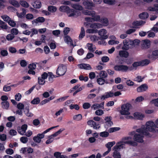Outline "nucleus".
Returning <instances> with one entry per match:
<instances>
[{
  "instance_id": "obj_57",
  "label": "nucleus",
  "mask_w": 158,
  "mask_h": 158,
  "mask_svg": "<svg viewBox=\"0 0 158 158\" xmlns=\"http://www.w3.org/2000/svg\"><path fill=\"white\" fill-rule=\"evenodd\" d=\"M120 129V127H114L111 128L109 130L110 133L119 130Z\"/></svg>"
},
{
  "instance_id": "obj_7",
  "label": "nucleus",
  "mask_w": 158,
  "mask_h": 158,
  "mask_svg": "<svg viewBox=\"0 0 158 158\" xmlns=\"http://www.w3.org/2000/svg\"><path fill=\"white\" fill-rule=\"evenodd\" d=\"M67 14L68 15L69 17L75 16L77 17L80 15L81 12L79 11L75 10L69 8V10Z\"/></svg>"
},
{
  "instance_id": "obj_51",
  "label": "nucleus",
  "mask_w": 158,
  "mask_h": 158,
  "mask_svg": "<svg viewBox=\"0 0 158 158\" xmlns=\"http://www.w3.org/2000/svg\"><path fill=\"white\" fill-rule=\"evenodd\" d=\"M26 111H25V112H26L25 114L28 117H31L33 116V114L31 112H29V110L28 107H26Z\"/></svg>"
},
{
  "instance_id": "obj_53",
  "label": "nucleus",
  "mask_w": 158,
  "mask_h": 158,
  "mask_svg": "<svg viewBox=\"0 0 158 158\" xmlns=\"http://www.w3.org/2000/svg\"><path fill=\"white\" fill-rule=\"evenodd\" d=\"M143 21H136L133 22L132 24L134 26H139L143 24Z\"/></svg>"
},
{
  "instance_id": "obj_39",
  "label": "nucleus",
  "mask_w": 158,
  "mask_h": 158,
  "mask_svg": "<svg viewBox=\"0 0 158 158\" xmlns=\"http://www.w3.org/2000/svg\"><path fill=\"white\" fill-rule=\"evenodd\" d=\"M100 22L102 23L106 26H107L108 24V20L106 18H102L100 21Z\"/></svg>"
},
{
  "instance_id": "obj_12",
  "label": "nucleus",
  "mask_w": 158,
  "mask_h": 158,
  "mask_svg": "<svg viewBox=\"0 0 158 158\" xmlns=\"http://www.w3.org/2000/svg\"><path fill=\"white\" fill-rule=\"evenodd\" d=\"M83 5L85 8L88 9H91L92 7L94 6V4L92 2L84 1L83 2Z\"/></svg>"
},
{
  "instance_id": "obj_14",
  "label": "nucleus",
  "mask_w": 158,
  "mask_h": 158,
  "mask_svg": "<svg viewBox=\"0 0 158 158\" xmlns=\"http://www.w3.org/2000/svg\"><path fill=\"white\" fill-rule=\"evenodd\" d=\"M64 41L68 44H69L70 43L71 45H72L73 47L75 46V45L74 46L73 43V41L69 36L68 35H64Z\"/></svg>"
},
{
  "instance_id": "obj_45",
  "label": "nucleus",
  "mask_w": 158,
  "mask_h": 158,
  "mask_svg": "<svg viewBox=\"0 0 158 158\" xmlns=\"http://www.w3.org/2000/svg\"><path fill=\"white\" fill-rule=\"evenodd\" d=\"M97 82L100 85H103L105 83V80L104 79L98 78L97 79Z\"/></svg>"
},
{
  "instance_id": "obj_59",
  "label": "nucleus",
  "mask_w": 158,
  "mask_h": 158,
  "mask_svg": "<svg viewBox=\"0 0 158 158\" xmlns=\"http://www.w3.org/2000/svg\"><path fill=\"white\" fill-rule=\"evenodd\" d=\"M110 60V59L108 57L106 56H104L102 57L101 58V60L103 62H107Z\"/></svg>"
},
{
  "instance_id": "obj_47",
  "label": "nucleus",
  "mask_w": 158,
  "mask_h": 158,
  "mask_svg": "<svg viewBox=\"0 0 158 158\" xmlns=\"http://www.w3.org/2000/svg\"><path fill=\"white\" fill-rule=\"evenodd\" d=\"M64 130V129H60L58 131L56 132L55 133L51 135V136H52L54 137H55L57 136L58 135L60 134L61 132Z\"/></svg>"
},
{
  "instance_id": "obj_36",
  "label": "nucleus",
  "mask_w": 158,
  "mask_h": 158,
  "mask_svg": "<svg viewBox=\"0 0 158 158\" xmlns=\"http://www.w3.org/2000/svg\"><path fill=\"white\" fill-rule=\"evenodd\" d=\"M115 141H112L108 142L106 144V147L108 148V149H110L111 150V148L115 144Z\"/></svg>"
},
{
  "instance_id": "obj_15",
  "label": "nucleus",
  "mask_w": 158,
  "mask_h": 158,
  "mask_svg": "<svg viewBox=\"0 0 158 158\" xmlns=\"http://www.w3.org/2000/svg\"><path fill=\"white\" fill-rule=\"evenodd\" d=\"M143 127L141 128H139L136 130V132L143 134L145 135H148L149 134V132L146 131L145 130V126H143Z\"/></svg>"
},
{
  "instance_id": "obj_38",
  "label": "nucleus",
  "mask_w": 158,
  "mask_h": 158,
  "mask_svg": "<svg viewBox=\"0 0 158 158\" xmlns=\"http://www.w3.org/2000/svg\"><path fill=\"white\" fill-rule=\"evenodd\" d=\"M48 10L51 12H55L56 11L57 8L55 6H50L48 7Z\"/></svg>"
},
{
  "instance_id": "obj_60",
  "label": "nucleus",
  "mask_w": 158,
  "mask_h": 158,
  "mask_svg": "<svg viewBox=\"0 0 158 158\" xmlns=\"http://www.w3.org/2000/svg\"><path fill=\"white\" fill-rule=\"evenodd\" d=\"M5 152L6 154L10 155H12L13 154L14 152L13 150L10 148H9L6 149V150Z\"/></svg>"
},
{
  "instance_id": "obj_1",
  "label": "nucleus",
  "mask_w": 158,
  "mask_h": 158,
  "mask_svg": "<svg viewBox=\"0 0 158 158\" xmlns=\"http://www.w3.org/2000/svg\"><path fill=\"white\" fill-rule=\"evenodd\" d=\"M138 41V43H139L140 41L136 39L134 40H131L129 39H127L124 40L123 42V45L122 49L125 50H127L129 48H132L134 46V41Z\"/></svg>"
},
{
  "instance_id": "obj_19",
  "label": "nucleus",
  "mask_w": 158,
  "mask_h": 158,
  "mask_svg": "<svg viewBox=\"0 0 158 158\" xmlns=\"http://www.w3.org/2000/svg\"><path fill=\"white\" fill-rule=\"evenodd\" d=\"M80 86V85L78 84L73 87V89L75 90V91L73 94V96H75L77 93L82 90V88L81 87H79Z\"/></svg>"
},
{
  "instance_id": "obj_20",
  "label": "nucleus",
  "mask_w": 158,
  "mask_h": 158,
  "mask_svg": "<svg viewBox=\"0 0 158 158\" xmlns=\"http://www.w3.org/2000/svg\"><path fill=\"white\" fill-rule=\"evenodd\" d=\"M80 68L81 69L86 70H90L92 68L90 65L88 64H83L79 65Z\"/></svg>"
},
{
  "instance_id": "obj_55",
  "label": "nucleus",
  "mask_w": 158,
  "mask_h": 158,
  "mask_svg": "<svg viewBox=\"0 0 158 158\" xmlns=\"http://www.w3.org/2000/svg\"><path fill=\"white\" fill-rule=\"evenodd\" d=\"M20 141L23 143H26L28 141V139L25 136H23L20 139Z\"/></svg>"
},
{
  "instance_id": "obj_17",
  "label": "nucleus",
  "mask_w": 158,
  "mask_h": 158,
  "mask_svg": "<svg viewBox=\"0 0 158 158\" xmlns=\"http://www.w3.org/2000/svg\"><path fill=\"white\" fill-rule=\"evenodd\" d=\"M134 116L135 118L140 120H142L144 117L143 114L138 112L135 113Z\"/></svg>"
},
{
  "instance_id": "obj_26",
  "label": "nucleus",
  "mask_w": 158,
  "mask_h": 158,
  "mask_svg": "<svg viewBox=\"0 0 158 158\" xmlns=\"http://www.w3.org/2000/svg\"><path fill=\"white\" fill-rule=\"evenodd\" d=\"M85 32L84 28L82 27L81 28V31L79 36V39L80 40L82 39L85 36Z\"/></svg>"
},
{
  "instance_id": "obj_46",
  "label": "nucleus",
  "mask_w": 158,
  "mask_h": 158,
  "mask_svg": "<svg viewBox=\"0 0 158 158\" xmlns=\"http://www.w3.org/2000/svg\"><path fill=\"white\" fill-rule=\"evenodd\" d=\"M20 4L22 6L25 8H27L29 6L28 3L24 1H21L20 2Z\"/></svg>"
},
{
  "instance_id": "obj_35",
  "label": "nucleus",
  "mask_w": 158,
  "mask_h": 158,
  "mask_svg": "<svg viewBox=\"0 0 158 158\" xmlns=\"http://www.w3.org/2000/svg\"><path fill=\"white\" fill-rule=\"evenodd\" d=\"M40 99L39 97L34 98L31 102V103L33 104H37L40 103Z\"/></svg>"
},
{
  "instance_id": "obj_40",
  "label": "nucleus",
  "mask_w": 158,
  "mask_h": 158,
  "mask_svg": "<svg viewBox=\"0 0 158 158\" xmlns=\"http://www.w3.org/2000/svg\"><path fill=\"white\" fill-rule=\"evenodd\" d=\"M15 85H13L10 86H7L6 85H5L3 87V90L5 92H8L10 91L11 89V86H13Z\"/></svg>"
},
{
  "instance_id": "obj_41",
  "label": "nucleus",
  "mask_w": 158,
  "mask_h": 158,
  "mask_svg": "<svg viewBox=\"0 0 158 158\" xmlns=\"http://www.w3.org/2000/svg\"><path fill=\"white\" fill-rule=\"evenodd\" d=\"M155 56H158V49L153 51L152 55H150L148 57L149 58H154Z\"/></svg>"
},
{
  "instance_id": "obj_64",
  "label": "nucleus",
  "mask_w": 158,
  "mask_h": 158,
  "mask_svg": "<svg viewBox=\"0 0 158 158\" xmlns=\"http://www.w3.org/2000/svg\"><path fill=\"white\" fill-rule=\"evenodd\" d=\"M90 107V104L88 102H85L83 105V107L84 109H89Z\"/></svg>"
},
{
  "instance_id": "obj_30",
  "label": "nucleus",
  "mask_w": 158,
  "mask_h": 158,
  "mask_svg": "<svg viewBox=\"0 0 158 158\" xmlns=\"http://www.w3.org/2000/svg\"><path fill=\"white\" fill-rule=\"evenodd\" d=\"M150 62V60L148 59H144L140 61V64L141 66L147 65Z\"/></svg>"
},
{
  "instance_id": "obj_4",
  "label": "nucleus",
  "mask_w": 158,
  "mask_h": 158,
  "mask_svg": "<svg viewBox=\"0 0 158 158\" xmlns=\"http://www.w3.org/2000/svg\"><path fill=\"white\" fill-rule=\"evenodd\" d=\"M131 105L129 103H127L123 104L121 106L122 110H120V113L123 115H127L130 114L129 109Z\"/></svg>"
},
{
  "instance_id": "obj_37",
  "label": "nucleus",
  "mask_w": 158,
  "mask_h": 158,
  "mask_svg": "<svg viewBox=\"0 0 158 158\" xmlns=\"http://www.w3.org/2000/svg\"><path fill=\"white\" fill-rule=\"evenodd\" d=\"M33 6L35 8L39 9L40 8L41 6V2L38 1L35 2Z\"/></svg>"
},
{
  "instance_id": "obj_24",
  "label": "nucleus",
  "mask_w": 158,
  "mask_h": 158,
  "mask_svg": "<svg viewBox=\"0 0 158 158\" xmlns=\"http://www.w3.org/2000/svg\"><path fill=\"white\" fill-rule=\"evenodd\" d=\"M1 104L2 105V108L3 109L7 110L9 106V103L7 101L2 102Z\"/></svg>"
},
{
  "instance_id": "obj_2",
  "label": "nucleus",
  "mask_w": 158,
  "mask_h": 158,
  "mask_svg": "<svg viewBox=\"0 0 158 158\" xmlns=\"http://www.w3.org/2000/svg\"><path fill=\"white\" fill-rule=\"evenodd\" d=\"M144 126L146 131L148 132H153L155 131V128H156L155 124L152 121L147 122Z\"/></svg>"
},
{
  "instance_id": "obj_18",
  "label": "nucleus",
  "mask_w": 158,
  "mask_h": 158,
  "mask_svg": "<svg viewBox=\"0 0 158 158\" xmlns=\"http://www.w3.org/2000/svg\"><path fill=\"white\" fill-rule=\"evenodd\" d=\"M27 124H24L22 125L21 127V129L20 128H19V129H18V132L21 135H23V134L21 133L20 130H22V132H23V133H24L25 132L26 130H27Z\"/></svg>"
},
{
  "instance_id": "obj_49",
  "label": "nucleus",
  "mask_w": 158,
  "mask_h": 158,
  "mask_svg": "<svg viewBox=\"0 0 158 158\" xmlns=\"http://www.w3.org/2000/svg\"><path fill=\"white\" fill-rule=\"evenodd\" d=\"M113 156L114 158H121L120 153L117 151H115L114 152Z\"/></svg>"
},
{
  "instance_id": "obj_8",
  "label": "nucleus",
  "mask_w": 158,
  "mask_h": 158,
  "mask_svg": "<svg viewBox=\"0 0 158 158\" xmlns=\"http://www.w3.org/2000/svg\"><path fill=\"white\" fill-rule=\"evenodd\" d=\"M87 124L93 127L94 129H99L100 127V126L99 123H96L95 122L92 120H89L88 121Z\"/></svg>"
},
{
  "instance_id": "obj_23",
  "label": "nucleus",
  "mask_w": 158,
  "mask_h": 158,
  "mask_svg": "<svg viewBox=\"0 0 158 158\" xmlns=\"http://www.w3.org/2000/svg\"><path fill=\"white\" fill-rule=\"evenodd\" d=\"M69 7L66 6H62L60 7L59 10L62 12H66L67 13L69 10Z\"/></svg>"
},
{
  "instance_id": "obj_48",
  "label": "nucleus",
  "mask_w": 158,
  "mask_h": 158,
  "mask_svg": "<svg viewBox=\"0 0 158 158\" xmlns=\"http://www.w3.org/2000/svg\"><path fill=\"white\" fill-rule=\"evenodd\" d=\"M82 118V116L81 114H79L77 115H75L73 116V119L74 120L77 121H79Z\"/></svg>"
},
{
  "instance_id": "obj_42",
  "label": "nucleus",
  "mask_w": 158,
  "mask_h": 158,
  "mask_svg": "<svg viewBox=\"0 0 158 158\" xmlns=\"http://www.w3.org/2000/svg\"><path fill=\"white\" fill-rule=\"evenodd\" d=\"M35 20H36L35 23H38L44 22L45 21V19L43 17H40L37 18Z\"/></svg>"
},
{
  "instance_id": "obj_44",
  "label": "nucleus",
  "mask_w": 158,
  "mask_h": 158,
  "mask_svg": "<svg viewBox=\"0 0 158 158\" xmlns=\"http://www.w3.org/2000/svg\"><path fill=\"white\" fill-rule=\"evenodd\" d=\"M38 82L39 85H44L45 83L44 79H43L41 77H39L38 78Z\"/></svg>"
},
{
  "instance_id": "obj_58",
  "label": "nucleus",
  "mask_w": 158,
  "mask_h": 158,
  "mask_svg": "<svg viewBox=\"0 0 158 158\" xmlns=\"http://www.w3.org/2000/svg\"><path fill=\"white\" fill-rule=\"evenodd\" d=\"M0 54L3 56H5L8 55V52L7 50H3L1 51Z\"/></svg>"
},
{
  "instance_id": "obj_56",
  "label": "nucleus",
  "mask_w": 158,
  "mask_h": 158,
  "mask_svg": "<svg viewBox=\"0 0 158 158\" xmlns=\"http://www.w3.org/2000/svg\"><path fill=\"white\" fill-rule=\"evenodd\" d=\"M15 37V35L12 34H8L6 36V39L8 40H11Z\"/></svg>"
},
{
  "instance_id": "obj_21",
  "label": "nucleus",
  "mask_w": 158,
  "mask_h": 158,
  "mask_svg": "<svg viewBox=\"0 0 158 158\" xmlns=\"http://www.w3.org/2000/svg\"><path fill=\"white\" fill-rule=\"evenodd\" d=\"M54 156L56 158H68L65 155H61V153L59 152H56L54 154Z\"/></svg>"
},
{
  "instance_id": "obj_11",
  "label": "nucleus",
  "mask_w": 158,
  "mask_h": 158,
  "mask_svg": "<svg viewBox=\"0 0 158 158\" xmlns=\"http://www.w3.org/2000/svg\"><path fill=\"white\" fill-rule=\"evenodd\" d=\"M44 134L39 133L37 134L36 136L34 137L33 138V140L36 143H40L41 141V139L44 138Z\"/></svg>"
},
{
  "instance_id": "obj_61",
  "label": "nucleus",
  "mask_w": 158,
  "mask_h": 158,
  "mask_svg": "<svg viewBox=\"0 0 158 158\" xmlns=\"http://www.w3.org/2000/svg\"><path fill=\"white\" fill-rule=\"evenodd\" d=\"M103 2L109 5L114 4V2L112 0H103Z\"/></svg>"
},
{
  "instance_id": "obj_3",
  "label": "nucleus",
  "mask_w": 158,
  "mask_h": 158,
  "mask_svg": "<svg viewBox=\"0 0 158 158\" xmlns=\"http://www.w3.org/2000/svg\"><path fill=\"white\" fill-rule=\"evenodd\" d=\"M67 68L66 65L60 64L59 65L56 71V74L58 76H61L64 75L66 72Z\"/></svg>"
},
{
  "instance_id": "obj_50",
  "label": "nucleus",
  "mask_w": 158,
  "mask_h": 158,
  "mask_svg": "<svg viewBox=\"0 0 158 158\" xmlns=\"http://www.w3.org/2000/svg\"><path fill=\"white\" fill-rule=\"evenodd\" d=\"M109 133L106 131L102 132L100 133V136L102 137H107L109 136Z\"/></svg>"
},
{
  "instance_id": "obj_29",
  "label": "nucleus",
  "mask_w": 158,
  "mask_h": 158,
  "mask_svg": "<svg viewBox=\"0 0 158 158\" xmlns=\"http://www.w3.org/2000/svg\"><path fill=\"white\" fill-rule=\"evenodd\" d=\"M48 73L49 74V76L48 78V81L49 83H51L53 81V78L56 77H57V76H55L53 74L52 72H48Z\"/></svg>"
},
{
  "instance_id": "obj_54",
  "label": "nucleus",
  "mask_w": 158,
  "mask_h": 158,
  "mask_svg": "<svg viewBox=\"0 0 158 158\" xmlns=\"http://www.w3.org/2000/svg\"><path fill=\"white\" fill-rule=\"evenodd\" d=\"M98 31L97 29H88L86 30L87 33H96L98 32Z\"/></svg>"
},
{
  "instance_id": "obj_52",
  "label": "nucleus",
  "mask_w": 158,
  "mask_h": 158,
  "mask_svg": "<svg viewBox=\"0 0 158 158\" xmlns=\"http://www.w3.org/2000/svg\"><path fill=\"white\" fill-rule=\"evenodd\" d=\"M1 17L4 21L7 22V23H8V22L10 21V17L6 15H4L2 16Z\"/></svg>"
},
{
  "instance_id": "obj_32",
  "label": "nucleus",
  "mask_w": 158,
  "mask_h": 158,
  "mask_svg": "<svg viewBox=\"0 0 158 158\" xmlns=\"http://www.w3.org/2000/svg\"><path fill=\"white\" fill-rule=\"evenodd\" d=\"M124 145L123 144H120L119 143H118V144H116L113 148V150L114 151H117V150L120 149V148H123Z\"/></svg>"
},
{
  "instance_id": "obj_25",
  "label": "nucleus",
  "mask_w": 158,
  "mask_h": 158,
  "mask_svg": "<svg viewBox=\"0 0 158 158\" xmlns=\"http://www.w3.org/2000/svg\"><path fill=\"white\" fill-rule=\"evenodd\" d=\"M105 120L106 121L105 123H107L108 125L110 126H111L113 125V123L111 121L112 117L111 116L106 117L105 118Z\"/></svg>"
},
{
  "instance_id": "obj_63",
  "label": "nucleus",
  "mask_w": 158,
  "mask_h": 158,
  "mask_svg": "<svg viewBox=\"0 0 158 158\" xmlns=\"http://www.w3.org/2000/svg\"><path fill=\"white\" fill-rule=\"evenodd\" d=\"M22 98V95L19 93L17 94L15 96V99L17 101L20 100Z\"/></svg>"
},
{
  "instance_id": "obj_5",
  "label": "nucleus",
  "mask_w": 158,
  "mask_h": 158,
  "mask_svg": "<svg viewBox=\"0 0 158 158\" xmlns=\"http://www.w3.org/2000/svg\"><path fill=\"white\" fill-rule=\"evenodd\" d=\"M114 70L116 71L126 72L128 69V67L123 64L116 65L114 67Z\"/></svg>"
},
{
  "instance_id": "obj_28",
  "label": "nucleus",
  "mask_w": 158,
  "mask_h": 158,
  "mask_svg": "<svg viewBox=\"0 0 158 158\" xmlns=\"http://www.w3.org/2000/svg\"><path fill=\"white\" fill-rule=\"evenodd\" d=\"M83 14L85 15H92V17L94 15L95 12L94 11H89L88 10H85L83 12Z\"/></svg>"
},
{
  "instance_id": "obj_43",
  "label": "nucleus",
  "mask_w": 158,
  "mask_h": 158,
  "mask_svg": "<svg viewBox=\"0 0 158 158\" xmlns=\"http://www.w3.org/2000/svg\"><path fill=\"white\" fill-rule=\"evenodd\" d=\"M72 7L73 8L78 10H82L83 8L81 6L77 4H73Z\"/></svg>"
},
{
  "instance_id": "obj_27",
  "label": "nucleus",
  "mask_w": 158,
  "mask_h": 158,
  "mask_svg": "<svg viewBox=\"0 0 158 158\" xmlns=\"http://www.w3.org/2000/svg\"><path fill=\"white\" fill-rule=\"evenodd\" d=\"M9 2L15 7H18L19 6V3L15 0H9Z\"/></svg>"
},
{
  "instance_id": "obj_16",
  "label": "nucleus",
  "mask_w": 158,
  "mask_h": 158,
  "mask_svg": "<svg viewBox=\"0 0 158 158\" xmlns=\"http://www.w3.org/2000/svg\"><path fill=\"white\" fill-rule=\"evenodd\" d=\"M119 55L121 57L127 58L129 55V53L127 51L121 50L119 51Z\"/></svg>"
},
{
  "instance_id": "obj_22",
  "label": "nucleus",
  "mask_w": 158,
  "mask_h": 158,
  "mask_svg": "<svg viewBox=\"0 0 158 158\" xmlns=\"http://www.w3.org/2000/svg\"><path fill=\"white\" fill-rule=\"evenodd\" d=\"M149 16L148 14L146 12H143L139 14V18L142 19H147Z\"/></svg>"
},
{
  "instance_id": "obj_31",
  "label": "nucleus",
  "mask_w": 158,
  "mask_h": 158,
  "mask_svg": "<svg viewBox=\"0 0 158 158\" xmlns=\"http://www.w3.org/2000/svg\"><path fill=\"white\" fill-rule=\"evenodd\" d=\"M124 145L123 144H120L119 143H118V144H116L113 148V150L114 151H117V150L120 149V148H123Z\"/></svg>"
},
{
  "instance_id": "obj_34",
  "label": "nucleus",
  "mask_w": 158,
  "mask_h": 158,
  "mask_svg": "<svg viewBox=\"0 0 158 158\" xmlns=\"http://www.w3.org/2000/svg\"><path fill=\"white\" fill-rule=\"evenodd\" d=\"M100 78L104 79L107 76V74L106 72L104 71H101L99 74Z\"/></svg>"
},
{
  "instance_id": "obj_6",
  "label": "nucleus",
  "mask_w": 158,
  "mask_h": 158,
  "mask_svg": "<svg viewBox=\"0 0 158 158\" xmlns=\"http://www.w3.org/2000/svg\"><path fill=\"white\" fill-rule=\"evenodd\" d=\"M98 35L100 36L98 37V38L99 40H103L107 39L108 36L106 35L107 33V31L106 30L102 29H101L99 31H98Z\"/></svg>"
},
{
  "instance_id": "obj_62",
  "label": "nucleus",
  "mask_w": 158,
  "mask_h": 158,
  "mask_svg": "<svg viewBox=\"0 0 158 158\" xmlns=\"http://www.w3.org/2000/svg\"><path fill=\"white\" fill-rule=\"evenodd\" d=\"M36 64L35 63H32L29 64L28 68L29 69L34 70L36 68Z\"/></svg>"
},
{
  "instance_id": "obj_33",
  "label": "nucleus",
  "mask_w": 158,
  "mask_h": 158,
  "mask_svg": "<svg viewBox=\"0 0 158 158\" xmlns=\"http://www.w3.org/2000/svg\"><path fill=\"white\" fill-rule=\"evenodd\" d=\"M104 105V102H102L100 104H95L93 105L94 109L96 110L98 108H101L103 107V106Z\"/></svg>"
},
{
  "instance_id": "obj_10",
  "label": "nucleus",
  "mask_w": 158,
  "mask_h": 158,
  "mask_svg": "<svg viewBox=\"0 0 158 158\" xmlns=\"http://www.w3.org/2000/svg\"><path fill=\"white\" fill-rule=\"evenodd\" d=\"M150 41L148 40H145L142 41L141 47L143 49H146L149 48L150 45Z\"/></svg>"
},
{
  "instance_id": "obj_13",
  "label": "nucleus",
  "mask_w": 158,
  "mask_h": 158,
  "mask_svg": "<svg viewBox=\"0 0 158 158\" xmlns=\"http://www.w3.org/2000/svg\"><path fill=\"white\" fill-rule=\"evenodd\" d=\"M148 89V87L146 84H143L138 87L137 89V91L141 92L146 91Z\"/></svg>"
},
{
  "instance_id": "obj_9",
  "label": "nucleus",
  "mask_w": 158,
  "mask_h": 158,
  "mask_svg": "<svg viewBox=\"0 0 158 158\" xmlns=\"http://www.w3.org/2000/svg\"><path fill=\"white\" fill-rule=\"evenodd\" d=\"M143 136L138 134H135L133 139L134 141L137 142L142 143L143 142Z\"/></svg>"
}]
</instances>
